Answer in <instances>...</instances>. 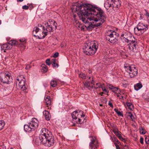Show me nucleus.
<instances>
[{
    "mask_svg": "<svg viewBox=\"0 0 149 149\" xmlns=\"http://www.w3.org/2000/svg\"><path fill=\"white\" fill-rule=\"evenodd\" d=\"M45 101L47 107H48L47 109H50L51 107H49V106H50L51 102L50 97L49 96H47L45 98Z\"/></svg>",
    "mask_w": 149,
    "mask_h": 149,
    "instance_id": "obj_19",
    "label": "nucleus"
},
{
    "mask_svg": "<svg viewBox=\"0 0 149 149\" xmlns=\"http://www.w3.org/2000/svg\"><path fill=\"white\" fill-rule=\"evenodd\" d=\"M114 144L116 146V149H120L119 146L116 143H114Z\"/></svg>",
    "mask_w": 149,
    "mask_h": 149,
    "instance_id": "obj_42",
    "label": "nucleus"
},
{
    "mask_svg": "<svg viewBox=\"0 0 149 149\" xmlns=\"http://www.w3.org/2000/svg\"><path fill=\"white\" fill-rule=\"evenodd\" d=\"M39 121L36 118L32 119L30 123H29L28 124L25 125H24V130H35L38 126Z\"/></svg>",
    "mask_w": 149,
    "mask_h": 149,
    "instance_id": "obj_11",
    "label": "nucleus"
},
{
    "mask_svg": "<svg viewBox=\"0 0 149 149\" xmlns=\"http://www.w3.org/2000/svg\"><path fill=\"white\" fill-rule=\"evenodd\" d=\"M143 15L141 14L140 15L139 19L140 20L143 19Z\"/></svg>",
    "mask_w": 149,
    "mask_h": 149,
    "instance_id": "obj_45",
    "label": "nucleus"
},
{
    "mask_svg": "<svg viewBox=\"0 0 149 149\" xmlns=\"http://www.w3.org/2000/svg\"><path fill=\"white\" fill-rule=\"evenodd\" d=\"M79 27L80 28L81 30H84V26H82L81 25L79 26Z\"/></svg>",
    "mask_w": 149,
    "mask_h": 149,
    "instance_id": "obj_44",
    "label": "nucleus"
},
{
    "mask_svg": "<svg viewBox=\"0 0 149 149\" xmlns=\"http://www.w3.org/2000/svg\"><path fill=\"white\" fill-rule=\"evenodd\" d=\"M1 20H0V25L1 24Z\"/></svg>",
    "mask_w": 149,
    "mask_h": 149,
    "instance_id": "obj_58",
    "label": "nucleus"
},
{
    "mask_svg": "<svg viewBox=\"0 0 149 149\" xmlns=\"http://www.w3.org/2000/svg\"><path fill=\"white\" fill-rule=\"evenodd\" d=\"M120 2L119 0H107L104 3V6L107 9L111 7L113 9L118 8L120 6Z\"/></svg>",
    "mask_w": 149,
    "mask_h": 149,
    "instance_id": "obj_9",
    "label": "nucleus"
},
{
    "mask_svg": "<svg viewBox=\"0 0 149 149\" xmlns=\"http://www.w3.org/2000/svg\"><path fill=\"white\" fill-rule=\"evenodd\" d=\"M142 87V84L141 83H138L134 86V88L136 91H137L141 89Z\"/></svg>",
    "mask_w": 149,
    "mask_h": 149,
    "instance_id": "obj_22",
    "label": "nucleus"
},
{
    "mask_svg": "<svg viewBox=\"0 0 149 149\" xmlns=\"http://www.w3.org/2000/svg\"><path fill=\"white\" fill-rule=\"evenodd\" d=\"M139 129H140V130H143V129L141 127H140Z\"/></svg>",
    "mask_w": 149,
    "mask_h": 149,
    "instance_id": "obj_54",
    "label": "nucleus"
},
{
    "mask_svg": "<svg viewBox=\"0 0 149 149\" xmlns=\"http://www.w3.org/2000/svg\"><path fill=\"white\" fill-rule=\"evenodd\" d=\"M31 68V66L29 65H27L26 68L25 69L27 70H28L29 68Z\"/></svg>",
    "mask_w": 149,
    "mask_h": 149,
    "instance_id": "obj_43",
    "label": "nucleus"
},
{
    "mask_svg": "<svg viewBox=\"0 0 149 149\" xmlns=\"http://www.w3.org/2000/svg\"><path fill=\"white\" fill-rule=\"evenodd\" d=\"M112 140L113 141H116L117 140H118L117 138L114 136H113V138H112Z\"/></svg>",
    "mask_w": 149,
    "mask_h": 149,
    "instance_id": "obj_41",
    "label": "nucleus"
},
{
    "mask_svg": "<svg viewBox=\"0 0 149 149\" xmlns=\"http://www.w3.org/2000/svg\"><path fill=\"white\" fill-rule=\"evenodd\" d=\"M19 40L20 42H23L25 41V39H20Z\"/></svg>",
    "mask_w": 149,
    "mask_h": 149,
    "instance_id": "obj_50",
    "label": "nucleus"
},
{
    "mask_svg": "<svg viewBox=\"0 0 149 149\" xmlns=\"http://www.w3.org/2000/svg\"><path fill=\"white\" fill-rule=\"evenodd\" d=\"M149 22V21H148Z\"/></svg>",
    "mask_w": 149,
    "mask_h": 149,
    "instance_id": "obj_63",
    "label": "nucleus"
},
{
    "mask_svg": "<svg viewBox=\"0 0 149 149\" xmlns=\"http://www.w3.org/2000/svg\"><path fill=\"white\" fill-rule=\"evenodd\" d=\"M128 113V116L133 121H134L135 120V118L132 114L130 112H129Z\"/></svg>",
    "mask_w": 149,
    "mask_h": 149,
    "instance_id": "obj_28",
    "label": "nucleus"
},
{
    "mask_svg": "<svg viewBox=\"0 0 149 149\" xmlns=\"http://www.w3.org/2000/svg\"><path fill=\"white\" fill-rule=\"evenodd\" d=\"M56 60L55 58L53 59L52 60V63H56Z\"/></svg>",
    "mask_w": 149,
    "mask_h": 149,
    "instance_id": "obj_48",
    "label": "nucleus"
},
{
    "mask_svg": "<svg viewBox=\"0 0 149 149\" xmlns=\"http://www.w3.org/2000/svg\"><path fill=\"white\" fill-rule=\"evenodd\" d=\"M117 114L119 116H123V114L122 113L120 112V111H119V112H118Z\"/></svg>",
    "mask_w": 149,
    "mask_h": 149,
    "instance_id": "obj_40",
    "label": "nucleus"
},
{
    "mask_svg": "<svg viewBox=\"0 0 149 149\" xmlns=\"http://www.w3.org/2000/svg\"><path fill=\"white\" fill-rule=\"evenodd\" d=\"M48 130L47 129V130L48 131Z\"/></svg>",
    "mask_w": 149,
    "mask_h": 149,
    "instance_id": "obj_62",
    "label": "nucleus"
},
{
    "mask_svg": "<svg viewBox=\"0 0 149 149\" xmlns=\"http://www.w3.org/2000/svg\"><path fill=\"white\" fill-rule=\"evenodd\" d=\"M10 149H13V148H11Z\"/></svg>",
    "mask_w": 149,
    "mask_h": 149,
    "instance_id": "obj_59",
    "label": "nucleus"
},
{
    "mask_svg": "<svg viewBox=\"0 0 149 149\" xmlns=\"http://www.w3.org/2000/svg\"><path fill=\"white\" fill-rule=\"evenodd\" d=\"M101 88H102V90L104 92L107 93H109V91L108 89L106 88L105 86L104 85V84H102V86Z\"/></svg>",
    "mask_w": 149,
    "mask_h": 149,
    "instance_id": "obj_24",
    "label": "nucleus"
},
{
    "mask_svg": "<svg viewBox=\"0 0 149 149\" xmlns=\"http://www.w3.org/2000/svg\"><path fill=\"white\" fill-rule=\"evenodd\" d=\"M145 141L146 144H149V136L146 137L145 139Z\"/></svg>",
    "mask_w": 149,
    "mask_h": 149,
    "instance_id": "obj_33",
    "label": "nucleus"
},
{
    "mask_svg": "<svg viewBox=\"0 0 149 149\" xmlns=\"http://www.w3.org/2000/svg\"><path fill=\"white\" fill-rule=\"evenodd\" d=\"M148 29V26L147 24L140 22L136 27L134 28V33L137 35L139 36L143 33Z\"/></svg>",
    "mask_w": 149,
    "mask_h": 149,
    "instance_id": "obj_7",
    "label": "nucleus"
},
{
    "mask_svg": "<svg viewBox=\"0 0 149 149\" xmlns=\"http://www.w3.org/2000/svg\"><path fill=\"white\" fill-rule=\"evenodd\" d=\"M116 95L120 99H123V96H121V95L120 93H117Z\"/></svg>",
    "mask_w": 149,
    "mask_h": 149,
    "instance_id": "obj_35",
    "label": "nucleus"
},
{
    "mask_svg": "<svg viewBox=\"0 0 149 149\" xmlns=\"http://www.w3.org/2000/svg\"><path fill=\"white\" fill-rule=\"evenodd\" d=\"M52 65L54 67L57 68L58 67V65L56 63H52Z\"/></svg>",
    "mask_w": 149,
    "mask_h": 149,
    "instance_id": "obj_36",
    "label": "nucleus"
},
{
    "mask_svg": "<svg viewBox=\"0 0 149 149\" xmlns=\"http://www.w3.org/2000/svg\"><path fill=\"white\" fill-rule=\"evenodd\" d=\"M109 88L112 90L113 92L114 93L116 94L117 93L116 92L118 91L119 88L116 87H114L111 84H109V86H108Z\"/></svg>",
    "mask_w": 149,
    "mask_h": 149,
    "instance_id": "obj_20",
    "label": "nucleus"
},
{
    "mask_svg": "<svg viewBox=\"0 0 149 149\" xmlns=\"http://www.w3.org/2000/svg\"><path fill=\"white\" fill-rule=\"evenodd\" d=\"M98 44L95 41L86 43L83 47L84 53L87 55H92L96 52L98 48Z\"/></svg>",
    "mask_w": 149,
    "mask_h": 149,
    "instance_id": "obj_3",
    "label": "nucleus"
},
{
    "mask_svg": "<svg viewBox=\"0 0 149 149\" xmlns=\"http://www.w3.org/2000/svg\"><path fill=\"white\" fill-rule=\"evenodd\" d=\"M16 85L18 88L22 91H24L26 89V80L23 76H19L17 78Z\"/></svg>",
    "mask_w": 149,
    "mask_h": 149,
    "instance_id": "obj_10",
    "label": "nucleus"
},
{
    "mask_svg": "<svg viewBox=\"0 0 149 149\" xmlns=\"http://www.w3.org/2000/svg\"><path fill=\"white\" fill-rule=\"evenodd\" d=\"M29 7L26 5H24L22 6V8L23 9L27 10L29 8Z\"/></svg>",
    "mask_w": 149,
    "mask_h": 149,
    "instance_id": "obj_39",
    "label": "nucleus"
},
{
    "mask_svg": "<svg viewBox=\"0 0 149 149\" xmlns=\"http://www.w3.org/2000/svg\"><path fill=\"white\" fill-rule=\"evenodd\" d=\"M43 131H42V133L39 137V142L45 146H50L53 145L54 143V137L50 134V132L49 131V134L47 133L46 134L45 133H43Z\"/></svg>",
    "mask_w": 149,
    "mask_h": 149,
    "instance_id": "obj_4",
    "label": "nucleus"
},
{
    "mask_svg": "<svg viewBox=\"0 0 149 149\" xmlns=\"http://www.w3.org/2000/svg\"><path fill=\"white\" fill-rule=\"evenodd\" d=\"M146 13L145 14V15L148 20H149V13L146 10H145Z\"/></svg>",
    "mask_w": 149,
    "mask_h": 149,
    "instance_id": "obj_32",
    "label": "nucleus"
},
{
    "mask_svg": "<svg viewBox=\"0 0 149 149\" xmlns=\"http://www.w3.org/2000/svg\"><path fill=\"white\" fill-rule=\"evenodd\" d=\"M103 94V92H102L101 93H100V94L101 95H102V94Z\"/></svg>",
    "mask_w": 149,
    "mask_h": 149,
    "instance_id": "obj_56",
    "label": "nucleus"
},
{
    "mask_svg": "<svg viewBox=\"0 0 149 149\" xmlns=\"http://www.w3.org/2000/svg\"><path fill=\"white\" fill-rule=\"evenodd\" d=\"M121 38L123 42L128 43L129 42L134 40L135 38L130 33L125 32L121 35Z\"/></svg>",
    "mask_w": 149,
    "mask_h": 149,
    "instance_id": "obj_13",
    "label": "nucleus"
},
{
    "mask_svg": "<svg viewBox=\"0 0 149 149\" xmlns=\"http://www.w3.org/2000/svg\"><path fill=\"white\" fill-rule=\"evenodd\" d=\"M109 105L112 107H113V106L112 104V103L110 102H109L108 103Z\"/></svg>",
    "mask_w": 149,
    "mask_h": 149,
    "instance_id": "obj_47",
    "label": "nucleus"
},
{
    "mask_svg": "<svg viewBox=\"0 0 149 149\" xmlns=\"http://www.w3.org/2000/svg\"><path fill=\"white\" fill-rule=\"evenodd\" d=\"M90 78H91L90 77H89V79H90Z\"/></svg>",
    "mask_w": 149,
    "mask_h": 149,
    "instance_id": "obj_60",
    "label": "nucleus"
},
{
    "mask_svg": "<svg viewBox=\"0 0 149 149\" xmlns=\"http://www.w3.org/2000/svg\"><path fill=\"white\" fill-rule=\"evenodd\" d=\"M51 85L53 87H55L57 85L56 81L54 80H52L50 83Z\"/></svg>",
    "mask_w": 149,
    "mask_h": 149,
    "instance_id": "obj_23",
    "label": "nucleus"
},
{
    "mask_svg": "<svg viewBox=\"0 0 149 149\" xmlns=\"http://www.w3.org/2000/svg\"><path fill=\"white\" fill-rule=\"evenodd\" d=\"M74 7L73 11L77 13L80 20L85 24V26L89 30L102 25L106 20V17L101 9L90 4H82Z\"/></svg>",
    "mask_w": 149,
    "mask_h": 149,
    "instance_id": "obj_1",
    "label": "nucleus"
},
{
    "mask_svg": "<svg viewBox=\"0 0 149 149\" xmlns=\"http://www.w3.org/2000/svg\"><path fill=\"white\" fill-rule=\"evenodd\" d=\"M91 83L92 84H93V85H94V84H93V80H92V81L91 82Z\"/></svg>",
    "mask_w": 149,
    "mask_h": 149,
    "instance_id": "obj_55",
    "label": "nucleus"
},
{
    "mask_svg": "<svg viewBox=\"0 0 149 149\" xmlns=\"http://www.w3.org/2000/svg\"><path fill=\"white\" fill-rule=\"evenodd\" d=\"M74 17L75 15H74Z\"/></svg>",
    "mask_w": 149,
    "mask_h": 149,
    "instance_id": "obj_61",
    "label": "nucleus"
},
{
    "mask_svg": "<svg viewBox=\"0 0 149 149\" xmlns=\"http://www.w3.org/2000/svg\"><path fill=\"white\" fill-rule=\"evenodd\" d=\"M57 24L52 19H49L48 22H44L42 25L39 24L35 27L33 31V34L39 39L44 38L48 33L56 28Z\"/></svg>",
    "mask_w": 149,
    "mask_h": 149,
    "instance_id": "obj_2",
    "label": "nucleus"
},
{
    "mask_svg": "<svg viewBox=\"0 0 149 149\" xmlns=\"http://www.w3.org/2000/svg\"><path fill=\"white\" fill-rule=\"evenodd\" d=\"M23 0H17V2H22L23 1Z\"/></svg>",
    "mask_w": 149,
    "mask_h": 149,
    "instance_id": "obj_53",
    "label": "nucleus"
},
{
    "mask_svg": "<svg viewBox=\"0 0 149 149\" xmlns=\"http://www.w3.org/2000/svg\"><path fill=\"white\" fill-rule=\"evenodd\" d=\"M89 137L91 138V142L89 143V146L91 149H96L98 146V141L95 136L91 135Z\"/></svg>",
    "mask_w": 149,
    "mask_h": 149,
    "instance_id": "obj_15",
    "label": "nucleus"
},
{
    "mask_svg": "<svg viewBox=\"0 0 149 149\" xmlns=\"http://www.w3.org/2000/svg\"><path fill=\"white\" fill-rule=\"evenodd\" d=\"M16 43L17 42L15 40H11L8 43L11 46V48H12V46L15 45Z\"/></svg>",
    "mask_w": 149,
    "mask_h": 149,
    "instance_id": "obj_25",
    "label": "nucleus"
},
{
    "mask_svg": "<svg viewBox=\"0 0 149 149\" xmlns=\"http://www.w3.org/2000/svg\"><path fill=\"white\" fill-rule=\"evenodd\" d=\"M106 35L107 40L111 43H114L118 40V34L114 31L109 30Z\"/></svg>",
    "mask_w": 149,
    "mask_h": 149,
    "instance_id": "obj_8",
    "label": "nucleus"
},
{
    "mask_svg": "<svg viewBox=\"0 0 149 149\" xmlns=\"http://www.w3.org/2000/svg\"><path fill=\"white\" fill-rule=\"evenodd\" d=\"M5 124V122L3 120H1L0 121V130H1L4 126Z\"/></svg>",
    "mask_w": 149,
    "mask_h": 149,
    "instance_id": "obj_26",
    "label": "nucleus"
},
{
    "mask_svg": "<svg viewBox=\"0 0 149 149\" xmlns=\"http://www.w3.org/2000/svg\"><path fill=\"white\" fill-rule=\"evenodd\" d=\"M146 131H142V132H141V131H140V134H144L146 133Z\"/></svg>",
    "mask_w": 149,
    "mask_h": 149,
    "instance_id": "obj_46",
    "label": "nucleus"
},
{
    "mask_svg": "<svg viewBox=\"0 0 149 149\" xmlns=\"http://www.w3.org/2000/svg\"><path fill=\"white\" fill-rule=\"evenodd\" d=\"M83 112L81 110L76 111L72 112V117L75 122L79 124H81L84 120L85 115L83 114Z\"/></svg>",
    "mask_w": 149,
    "mask_h": 149,
    "instance_id": "obj_6",
    "label": "nucleus"
},
{
    "mask_svg": "<svg viewBox=\"0 0 149 149\" xmlns=\"http://www.w3.org/2000/svg\"><path fill=\"white\" fill-rule=\"evenodd\" d=\"M11 77V74L8 72L0 73V81L3 83L8 84Z\"/></svg>",
    "mask_w": 149,
    "mask_h": 149,
    "instance_id": "obj_12",
    "label": "nucleus"
},
{
    "mask_svg": "<svg viewBox=\"0 0 149 149\" xmlns=\"http://www.w3.org/2000/svg\"><path fill=\"white\" fill-rule=\"evenodd\" d=\"M128 48L130 51L133 52H136L137 51L138 47L137 40L135 39L127 43Z\"/></svg>",
    "mask_w": 149,
    "mask_h": 149,
    "instance_id": "obj_14",
    "label": "nucleus"
},
{
    "mask_svg": "<svg viewBox=\"0 0 149 149\" xmlns=\"http://www.w3.org/2000/svg\"><path fill=\"white\" fill-rule=\"evenodd\" d=\"M58 55H59V53L58 52H56L54 54L53 57L55 58H56L58 56Z\"/></svg>",
    "mask_w": 149,
    "mask_h": 149,
    "instance_id": "obj_38",
    "label": "nucleus"
},
{
    "mask_svg": "<svg viewBox=\"0 0 149 149\" xmlns=\"http://www.w3.org/2000/svg\"><path fill=\"white\" fill-rule=\"evenodd\" d=\"M44 85L45 87H47V84H46L45 85Z\"/></svg>",
    "mask_w": 149,
    "mask_h": 149,
    "instance_id": "obj_57",
    "label": "nucleus"
},
{
    "mask_svg": "<svg viewBox=\"0 0 149 149\" xmlns=\"http://www.w3.org/2000/svg\"><path fill=\"white\" fill-rule=\"evenodd\" d=\"M84 85L85 87L90 90H91L93 88V85L91 86L90 85V83L89 82H85Z\"/></svg>",
    "mask_w": 149,
    "mask_h": 149,
    "instance_id": "obj_21",
    "label": "nucleus"
},
{
    "mask_svg": "<svg viewBox=\"0 0 149 149\" xmlns=\"http://www.w3.org/2000/svg\"><path fill=\"white\" fill-rule=\"evenodd\" d=\"M1 49L3 50L4 52L6 49H10L11 48V46L8 43H6L3 44L1 46Z\"/></svg>",
    "mask_w": 149,
    "mask_h": 149,
    "instance_id": "obj_16",
    "label": "nucleus"
},
{
    "mask_svg": "<svg viewBox=\"0 0 149 149\" xmlns=\"http://www.w3.org/2000/svg\"><path fill=\"white\" fill-rule=\"evenodd\" d=\"M140 142L141 144H143V138L142 136L140 137Z\"/></svg>",
    "mask_w": 149,
    "mask_h": 149,
    "instance_id": "obj_37",
    "label": "nucleus"
},
{
    "mask_svg": "<svg viewBox=\"0 0 149 149\" xmlns=\"http://www.w3.org/2000/svg\"><path fill=\"white\" fill-rule=\"evenodd\" d=\"M126 104L127 107H128L129 109L130 110H132V109L133 108V105L131 103L127 102Z\"/></svg>",
    "mask_w": 149,
    "mask_h": 149,
    "instance_id": "obj_27",
    "label": "nucleus"
},
{
    "mask_svg": "<svg viewBox=\"0 0 149 149\" xmlns=\"http://www.w3.org/2000/svg\"><path fill=\"white\" fill-rule=\"evenodd\" d=\"M41 67L42 68V69L43 70V72H46L47 70V68L45 64H42L41 65Z\"/></svg>",
    "mask_w": 149,
    "mask_h": 149,
    "instance_id": "obj_29",
    "label": "nucleus"
},
{
    "mask_svg": "<svg viewBox=\"0 0 149 149\" xmlns=\"http://www.w3.org/2000/svg\"><path fill=\"white\" fill-rule=\"evenodd\" d=\"M102 85L101 84L99 83H97L95 85V86H93V87L95 89H97L100 88H101Z\"/></svg>",
    "mask_w": 149,
    "mask_h": 149,
    "instance_id": "obj_30",
    "label": "nucleus"
},
{
    "mask_svg": "<svg viewBox=\"0 0 149 149\" xmlns=\"http://www.w3.org/2000/svg\"><path fill=\"white\" fill-rule=\"evenodd\" d=\"M79 76L80 77L84 79H86V76L85 74L83 73H81L79 74Z\"/></svg>",
    "mask_w": 149,
    "mask_h": 149,
    "instance_id": "obj_31",
    "label": "nucleus"
},
{
    "mask_svg": "<svg viewBox=\"0 0 149 149\" xmlns=\"http://www.w3.org/2000/svg\"><path fill=\"white\" fill-rule=\"evenodd\" d=\"M113 132L120 140L124 142L125 141V140L121 136V133L120 131H113Z\"/></svg>",
    "mask_w": 149,
    "mask_h": 149,
    "instance_id": "obj_17",
    "label": "nucleus"
},
{
    "mask_svg": "<svg viewBox=\"0 0 149 149\" xmlns=\"http://www.w3.org/2000/svg\"><path fill=\"white\" fill-rule=\"evenodd\" d=\"M115 143H116L117 144H120V142L118 140H117L116 142H115Z\"/></svg>",
    "mask_w": 149,
    "mask_h": 149,
    "instance_id": "obj_51",
    "label": "nucleus"
},
{
    "mask_svg": "<svg viewBox=\"0 0 149 149\" xmlns=\"http://www.w3.org/2000/svg\"><path fill=\"white\" fill-rule=\"evenodd\" d=\"M46 64L48 65H50L51 63L49 59H47L46 60Z\"/></svg>",
    "mask_w": 149,
    "mask_h": 149,
    "instance_id": "obj_34",
    "label": "nucleus"
},
{
    "mask_svg": "<svg viewBox=\"0 0 149 149\" xmlns=\"http://www.w3.org/2000/svg\"><path fill=\"white\" fill-rule=\"evenodd\" d=\"M46 120H48L50 119L51 116L49 113L47 111L45 110L43 112Z\"/></svg>",
    "mask_w": 149,
    "mask_h": 149,
    "instance_id": "obj_18",
    "label": "nucleus"
},
{
    "mask_svg": "<svg viewBox=\"0 0 149 149\" xmlns=\"http://www.w3.org/2000/svg\"><path fill=\"white\" fill-rule=\"evenodd\" d=\"M146 100L147 101L149 102V96H148V97L146 98Z\"/></svg>",
    "mask_w": 149,
    "mask_h": 149,
    "instance_id": "obj_52",
    "label": "nucleus"
},
{
    "mask_svg": "<svg viewBox=\"0 0 149 149\" xmlns=\"http://www.w3.org/2000/svg\"><path fill=\"white\" fill-rule=\"evenodd\" d=\"M124 66L125 71L128 73L130 77H134L137 75L138 69L134 65L125 63Z\"/></svg>",
    "mask_w": 149,
    "mask_h": 149,
    "instance_id": "obj_5",
    "label": "nucleus"
},
{
    "mask_svg": "<svg viewBox=\"0 0 149 149\" xmlns=\"http://www.w3.org/2000/svg\"><path fill=\"white\" fill-rule=\"evenodd\" d=\"M114 111H115V112L117 113L119 112V111L118 110V109H117L115 108L114 109Z\"/></svg>",
    "mask_w": 149,
    "mask_h": 149,
    "instance_id": "obj_49",
    "label": "nucleus"
}]
</instances>
